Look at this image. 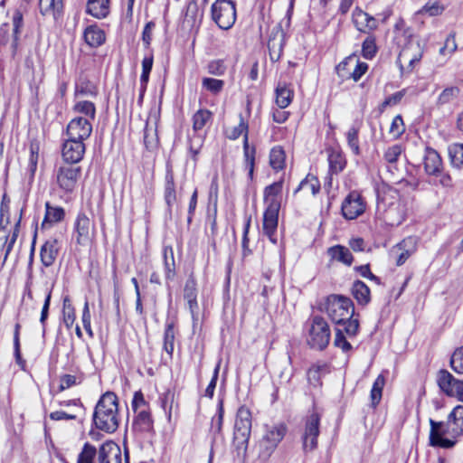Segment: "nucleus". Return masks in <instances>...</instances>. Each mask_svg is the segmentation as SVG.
<instances>
[{
  "label": "nucleus",
  "mask_w": 463,
  "mask_h": 463,
  "mask_svg": "<svg viewBox=\"0 0 463 463\" xmlns=\"http://www.w3.org/2000/svg\"><path fill=\"white\" fill-rule=\"evenodd\" d=\"M326 313L336 327L344 326L349 336H354L359 329V320L354 317V307L353 301L342 295H330L326 298Z\"/></svg>",
  "instance_id": "obj_1"
},
{
  "label": "nucleus",
  "mask_w": 463,
  "mask_h": 463,
  "mask_svg": "<svg viewBox=\"0 0 463 463\" xmlns=\"http://www.w3.org/2000/svg\"><path fill=\"white\" fill-rule=\"evenodd\" d=\"M95 426L108 433L117 430L119 420L118 415V398L113 392H106L99 400L93 413Z\"/></svg>",
  "instance_id": "obj_2"
},
{
  "label": "nucleus",
  "mask_w": 463,
  "mask_h": 463,
  "mask_svg": "<svg viewBox=\"0 0 463 463\" xmlns=\"http://www.w3.org/2000/svg\"><path fill=\"white\" fill-rule=\"evenodd\" d=\"M307 345L316 350L322 351L329 344L331 330L327 321L321 316L316 315L307 321Z\"/></svg>",
  "instance_id": "obj_3"
},
{
  "label": "nucleus",
  "mask_w": 463,
  "mask_h": 463,
  "mask_svg": "<svg viewBox=\"0 0 463 463\" xmlns=\"http://www.w3.org/2000/svg\"><path fill=\"white\" fill-rule=\"evenodd\" d=\"M320 414L315 410L309 412L305 419L301 440L302 449L306 454L317 448V438L320 432Z\"/></svg>",
  "instance_id": "obj_4"
},
{
  "label": "nucleus",
  "mask_w": 463,
  "mask_h": 463,
  "mask_svg": "<svg viewBox=\"0 0 463 463\" xmlns=\"http://www.w3.org/2000/svg\"><path fill=\"white\" fill-rule=\"evenodd\" d=\"M212 17L221 29H230L236 21L235 3L232 0H216L212 5Z\"/></svg>",
  "instance_id": "obj_5"
},
{
  "label": "nucleus",
  "mask_w": 463,
  "mask_h": 463,
  "mask_svg": "<svg viewBox=\"0 0 463 463\" xmlns=\"http://www.w3.org/2000/svg\"><path fill=\"white\" fill-rule=\"evenodd\" d=\"M430 444L433 447H439L444 449L452 448L456 441L444 438L443 436L449 435L451 438H457L459 435L454 433L452 431L453 427L449 420L444 421H435L432 419H430Z\"/></svg>",
  "instance_id": "obj_6"
},
{
  "label": "nucleus",
  "mask_w": 463,
  "mask_h": 463,
  "mask_svg": "<svg viewBox=\"0 0 463 463\" xmlns=\"http://www.w3.org/2000/svg\"><path fill=\"white\" fill-rule=\"evenodd\" d=\"M251 430V413L248 408H239L234 423L233 439L239 449H247Z\"/></svg>",
  "instance_id": "obj_7"
},
{
  "label": "nucleus",
  "mask_w": 463,
  "mask_h": 463,
  "mask_svg": "<svg viewBox=\"0 0 463 463\" xmlns=\"http://www.w3.org/2000/svg\"><path fill=\"white\" fill-rule=\"evenodd\" d=\"M244 133V141H243V149H244V157H245V165L249 169V175L250 178L253 176L254 170V160H255V148L249 146L248 142V125L244 122L242 117L241 116V121L238 126L232 128L230 130H227L226 135L230 139H237L241 135Z\"/></svg>",
  "instance_id": "obj_8"
},
{
  "label": "nucleus",
  "mask_w": 463,
  "mask_h": 463,
  "mask_svg": "<svg viewBox=\"0 0 463 463\" xmlns=\"http://www.w3.org/2000/svg\"><path fill=\"white\" fill-rule=\"evenodd\" d=\"M81 168L72 165L59 167L56 172V182L59 188L66 194H71L77 186Z\"/></svg>",
  "instance_id": "obj_9"
},
{
  "label": "nucleus",
  "mask_w": 463,
  "mask_h": 463,
  "mask_svg": "<svg viewBox=\"0 0 463 463\" xmlns=\"http://www.w3.org/2000/svg\"><path fill=\"white\" fill-rule=\"evenodd\" d=\"M437 383L448 396L463 402V380L455 378L449 371L443 369L438 373Z\"/></svg>",
  "instance_id": "obj_10"
},
{
  "label": "nucleus",
  "mask_w": 463,
  "mask_h": 463,
  "mask_svg": "<svg viewBox=\"0 0 463 463\" xmlns=\"http://www.w3.org/2000/svg\"><path fill=\"white\" fill-rule=\"evenodd\" d=\"M92 133V123L82 116L75 117L67 125L66 135L68 137L84 142Z\"/></svg>",
  "instance_id": "obj_11"
},
{
  "label": "nucleus",
  "mask_w": 463,
  "mask_h": 463,
  "mask_svg": "<svg viewBox=\"0 0 463 463\" xmlns=\"http://www.w3.org/2000/svg\"><path fill=\"white\" fill-rule=\"evenodd\" d=\"M94 224L85 213H79L74 222L75 241L80 246H86L91 241Z\"/></svg>",
  "instance_id": "obj_12"
},
{
  "label": "nucleus",
  "mask_w": 463,
  "mask_h": 463,
  "mask_svg": "<svg viewBox=\"0 0 463 463\" xmlns=\"http://www.w3.org/2000/svg\"><path fill=\"white\" fill-rule=\"evenodd\" d=\"M364 210L365 203L357 192L350 193L342 203V213L347 220L356 219Z\"/></svg>",
  "instance_id": "obj_13"
},
{
  "label": "nucleus",
  "mask_w": 463,
  "mask_h": 463,
  "mask_svg": "<svg viewBox=\"0 0 463 463\" xmlns=\"http://www.w3.org/2000/svg\"><path fill=\"white\" fill-rule=\"evenodd\" d=\"M277 203H272L271 206H267L263 215V232L272 243H277V228L279 221V212Z\"/></svg>",
  "instance_id": "obj_14"
},
{
  "label": "nucleus",
  "mask_w": 463,
  "mask_h": 463,
  "mask_svg": "<svg viewBox=\"0 0 463 463\" xmlns=\"http://www.w3.org/2000/svg\"><path fill=\"white\" fill-rule=\"evenodd\" d=\"M85 150L84 142L67 137L62 146L61 155L66 162L75 164L82 159Z\"/></svg>",
  "instance_id": "obj_15"
},
{
  "label": "nucleus",
  "mask_w": 463,
  "mask_h": 463,
  "mask_svg": "<svg viewBox=\"0 0 463 463\" xmlns=\"http://www.w3.org/2000/svg\"><path fill=\"white\" fill-rule=\"evenodd\" d=\"M402 153V146L393 145L389 146L383 154V158L388 164L387 172L390 174V181L392 183H400L402 177L399 175V169L397 168L396 163Z\"/></svg>",
  "instance_id": "obj_16"
},
{
  "label": "nucleus",
  "mask_w": 463,
  "mask_h": 463,
  "mask_svg": "<svg viewBox=\"0 0 463 463\" xmlns=\"http://www.w3.org/2000/svg\"><path fill=\"white\" fill-rule=\"evenodd\" d=\"M285 33L279 26H276L269 36L268 49L271 61H278L283 52Z\"/></svg>",
  "instance_id": "obj_17"
},
{
  "label": "nucleus",
  "mask_w": 463,
  "mask_h": 463,
  "mask_svg": "<svg viewBox=\"0 0 463 463\" xmlns=\"http://www.w3.org/2000/svg\"><path fill=\"white\" fill-rule=\"evenodd\" d=\"M98 463H121L120 448L113 441L103 443L98 452Z\"/></svg>",
  "instance_id": "obj_18"
},
{
  "label": "nucleus",
  "mask_w": 463,
  "mask_h": 463,
  "mask_svg": "<svg viewBox=\"0 0 463 463\" xmlns=\"http://www.w3.org/2000/svg\"><path fill=\"white\" fill-rule=\"evenodd\" d=\"M132 423V430L139 435L149 434L153 431L154 421L149 411H138Z\"/></svg>",
  "instance_id": "obj_19"
},
{
  "label": "nucleus",
  "mask_w": 463,
  "mask_h": 463,
  "mask_svg": "<svg viewBox=\"0 0 463 463\" xmlns=\"http://www.w3.org/2000/svg\"><path fill=\"white\" fill-rule=\"evenodd\" d=\"M184 298L187 302L193 319H197L199 306L197 302L196 281L192 276L185 281Z\"/></svg>",
  "instance_id": "obj_20"
},
{
  "label": "nucleus",
  "mask_w": 463,
  "mask_h": 463,
  "mask_svg": "<svg viewBox=\"0 0 463 463\" xmlns=\"http://www.w3.org/2000/svg\"><path fill=\"white\" fill-rule=\"evenodd\" d=\"M353 20L356 29L362 33H367L375 30L378 26L376 19L363 10L356 8L353 13Z\"/></svg>",
  "instance_id": "obj_21"
},
{
  "label": "nucleus",
  "mask_w": 463,
  "mask_h": 463,
  "mask_svg": "<svg viewBox=\"0 0 463 463\" xmlns=\"http://www.w3.org/2000/svg\"><path fill=\"white\" fill-rule=\"evenodd\" d=\"M415 250V239L408 237L397 244L392 250L397 256L396 264L402 265Z\"/></svg>",
  "instance_id": "obj_22"
},
{
  "label": "nucleus",
  "mask_w": 463,
  "mask_h": 463,
  "mask_svg": "<svg viewBox=\"0 0 463 463\" xmlns=\"http://www.w3.org/2000/svg\"><path fill=\"white\" fill-rule=\"evenodd\" d=\"M423 165L428 175H438L442 167V161L439 153L430 147H427L423 157Z\"/></svg>",
  "instance_id": "obj_23"
},
{
  "label": "nucleus",
  "mask_w": 463,
  "mask_h": 463,
  "mask_svg": "<svg viewBox=\"0 0 463 463\" xmlns=\"http://www.w3.org/2000/svg\"><path fill=\"white\" fill-rule=\"evenodd\" d=\"M422 56L420 44L418 43H409L405 47L402 48L399 54V62H408L411 69L413 68L415 62L420 61Z\"/></svg>",
  "instance_id": "obj_24"
},
{
  "label": "nucleus",
  "mask_w": 463,
  "mask_h": 463,
  "mask_svg": "<svg viewBox=\"0 0 463 463\" xmlns=\"http://www.w3.org/2000/svg\"><path fill=\"white\" fill-rule=\"evenodd\" d=\"M59 241L55 238L47 240L41 248V261L45 267L52 266L58 255Z\"/></svg>",
  "instance_id": "obj_25"
},
{
  "label": "nucleus",
  "mask_w": 463,
  "mask_h": 463,
  "mask_svg": "<svg viewBox=\"0 0 463 463\" xmlns=\"http://www.w3.org/2000/svg\"><path fill=\"white\" fill-rule=\"evenodd\" d=\"M40 13L43 16H51L57 21L63 10L62 0H39Z\"/></svg>",
  "instance_id": "obj_26"
},
{
  "label": "nucleus",
  "mask_w": 463,
  "mask_h": 463,
  "mask_svg": "<svg viewBox=\"0 0 463 463\" xmlns=\"http://www.w3.org/2000/svg\"><path fill=\"white\" fill-rule=\"evenodd\" d=\"M25 12V7L17 8L14 10L12 17V25H13V42L12 48L14 52L17 50L18 41L20 39L21 33L24 29V13Z\"/></svg>",
  "instance_id": "obj_27"
},
{
  "label": "nucleus",
  "mask_w": 463,
  "mask_h": 463,
  "mask_svg": "<svg viewBox=\"0 0 463 463\" xmlns=\"http://www.w3.org/2000/svg\"><path fill=\"white\" fill-rule=\"evenodd\" d=\"M85 43L90 47L96 48L105 43V33L97 25L88 26L83 33Z\"/></svg>",
  "instance_id": "obj_28"
},
{
  "label": "nucleus",
  "mask_w": 463,
  "mask_h": 463,
  "mask_svg": "<svg viewBox=\"0 0 463 463\" xmlns=\"http://www.w3.org/2000/svg\"><path fill=\"white\" fill-rule=\"evenodd\" d=\"M86 12L95 18H105L109 14V0H88Z\"/></svg>",
  "instance_id": "obj_29"
},
{
  "label": "nucleus",
  "mask_w": 463,
  "mask_h": 463,
  "mask_svg": "<svg viewBox=\"0 0 463 463\" xmlns=\"http://www.w3.org/2000/svg\"><path fill=\"white\" fill-rule=\"evenodd\" d=\"M23 212H24L23 208H21L17 213V219L15 220L13 234L11 235V237H9V232L7 230H6V237H4V233L0 234V240H5V243H4V249L5 251V260L7 259L8 255L12 251L13 247H14V245L16 241V239L18 237L21 220H22V216H23Z\"/></svg>",
  "instance_id": "obj_30"
},
{
  "label": "nucleus",
  "mask_w": 463,
  "mask_h": 463,
  "mask_svg": "<svg viewBox=\"0 0 463 463\" xmlns=\"http://www.w3.org/2000/svg\"><path fill=\"white\" fill-rule=\"evenodd\" d=\"M293 90L289 84L286 82H279L276 88V103L279 109H285L292 101Z\"/></svg>",
  "instance_id": "obj_31"
},
{
  "label": "nucleus",
  "mask_w": 463,
  "mask_h": 463,
  "mask_svg": "<svg viewBox=\"0 0 463 463\" xmlns=\"http://www.w3.org/2000/svg\"><path fill=\"white\" fill-rule=\"evenodd\" d=\"M165 201L167 205L168 211L171 212L173 205L176 202L175 185L174 180L173 171L168 168L165 174Z\"/></svg>",
  "instance_id": "obj_32"
},
{
  "label": "nucleus",
  "mask_w": 463,
  "mask_h": 463,
  "mask_svg": "<svg viewBox=\"0 0 463 463\" xmlns=\"http://www.w3.org/2000/svg\"><path fill=\"white\" fill-rule=\"evenodd\" d=\"M327 254L333 260H336L350 266L353 262V256L348 248L342 245H335L327 250Z\"/></svg>",
  "instance_id": "obj_33"
},
{
  "label": "nucleus",
  "mask_w": 463,
  "mask_h": 463,
  "mask_svg": "<svg viewBox=\"0 0 463 463\" xmlns=\"http://www.w3.org/2000/svg\"><path fill=\"white\" fill-rule=\"evenodd\" d=\"M352 294L359 305L366 306L371 300L370 288L361 280L353 283Z\"/></svg>",
  "instance_id": "obj_34"
},
{
  "label": "nucleus",
  "mask_w": 463,
  "mask_h": 463,
  "mask_svg": "<svg viewBox=\"0 0 463 463\" xmlns=\"http://www.w3.org/2000/svg\"><path fill=\"white\" fill-rule=\"evenodd\" d=\"M287 432V427L284 424H279L271 427L266 433L264 439L269 444V449H275L283 439Z\"/></svg>",
  "instance_id": "obj_35"
},
{
  "label": "nucleus",
  "mask_w": 463,
  "mask_h": 463,
  "mask_svg": "<svg viewBox=\"0 0 463 463\" xmlns=\"http://www.w3.org/2000/svg\"><path fill=\"white\" fill-rule=\"evenodd\" d=\"M283 186V181L279 180L269 185L264 190V201L267 206H271L272 203H277V208H280V201L278 195L281 193Z\"/></svg>",
  "instance_id": "obj_36"
},
{
  "label": "nucleus",
  "mask_w": 463,
  "mask_h": 463,
  "mask_svg": "<svg viewBox=\"0 0 463 463\" xmlns=\"http://www.w3.org/2000/svg\"><path fill=\"white\" fill-rule=\"evenodd\" d=\"M45 216L43 222V226L49 224H53L59 222L63 220L65 216V212L62 207L60 206H52L50 203H45Z\"/></svg>",
  "instance_id": "obj_37"
},
{
  "label": "nucleus",
  "mask_w": 463,
  "mask_h": 463,
  "mask_svg": "<svg viewBox=\"0 0 463 463\" xmlns=\"http://www.w3.org/2000/svg\"><path fill=\"white\" fill-rule=\"evenodd\" d=\"M448 420L451 423L452 431L458 435L463 434V406L458 405L449 413Z\"/></svg>",
  "instance_id": "obj_38"
},
{
  "label": "nucleus",
  "mask_w": 463,
  "mask_h": 463,
  "mask_svg": "<svg viewBox=\"0 0 463 463\" xmlns=\"http://www.w3.org/2000/svg\"><path fill=\"white\" fill-rule=\"evenodd\" d=\"M448 152L452 166L463 169V144L454 143L449 145Z\"/></svg>",
  "instance_id": "obj_39"
},
{
  "label": "nucleus",
  "mask_w": 463,
  "mask_h": 463,
  "mask_svg": "<svg viewBox=\"0 0 463 463\" xmlns=\"http://www.w3.org/2000/svg\"><path fill=\"white\" fill-rule=\"evenodd\" d=\"M384 385L385 378L383 374H379L375 379L370 392L372 407L375 408L380 403Z\"/></svg>",
  "instance_id": "obj_40"
},
{
  "label": "nucleus",
  "mask_w": 463,
  "mask_h": 463,
  "mask_svg": "<svg viewBox=\"0 0 463 463\" xmlns=\"http://www.w3.org/2000/svg\"><path fill=\"white\" fill-rule=\"evenodd\" d=\"M329 171L331 174L337 175L345 165L344 156L335 150H331L328 154Z\"/></svg>",
  "instance_id": "obj_41"
},
{
  "label": "nucleus",
  "mask_w": 463,
  "mask_h": 463,
  "mask_svg": "<svg viewBox=\"0 0 463 463\" xmlns=\"http://www.w3.org/2000/svg\"><path fill=\"white\" fill-rule=\"evenodd\" d=\"M98 452L99 450L93 445L85 443L78 456L77 463H97Z\"/></svg>",
  "instance_id": "obj_42"
},
{
  "label": "nucleus",
  "mask_w": 463,
  "mask_h": 463,
  "mask_svg": "<svg viewBox=\"0 0 463 463\" xmlns=\"http://www.w3.org/2000/svg\"><path fill=\"white\" fill-rule=\"evenodd\" d=\"M73 110L76 113L84 115L83 118H89L90 122L95 119L96 108L94 103L90 101L83 100L75 103Z\"/></svg>",
  "instance_id": "obj_43"
},
{
  "label": "nucleus",
  "mask_w": 463,
  "mask_h": 463,
  "mask_svg": "<svg viewBox=\"0 0 463 463\" xmlns=\"http://www.w3.org/2000/svg\"><path fill=\"white\" fill-rule=\"evenodd\" d=\"M285 152L281 146H275L269 154V165L274 170H281L285 166Z\"/></svg>",
  "instance_id": "obj_44"
},
{
  "label": "nucleus",
  "mask_w": 463,
  "mask_h": 463,
  "mask_svg": "<svg viewBox=\"0 0 463 463\" xmlns=\"http://www.w3.org/2000/svg\"><path fill=\"white\" fill-rule=\"evenodd\" d=\"M213 113L206 109H199L193 116V128L194 131L203 129L206 124L212 119Z\"/></svg>",
  "instance_id": "obj_45"
},
{
  "label": "nucleus",
  "mask_w": 463,
  "mask_h": 463,
  "mask_svg": "<svg viewBox=\"0 0 463 463\" xmlns=\"http://www.w3.org/2000/svg\"><path fill=\"white\" fill-rule=\"evenodd\" d=\"M300 190H307L310 192L312 195H316L320 190V183L314 175H307L304 180L300 182L298 186L294 191L297 194Z\"/></svg>",
  "instance_id": "obj_46"
},
{
  "label": "nucleus",
  "mask_w": 463,
  "mask_h": 463,
  "mask_svg": "<svg viewBox=\"0 0 463 463\" xmlns=\"http://www.w3.org/2000/svg\"><path fill=\"white\" fill-rule=\"evenodd\" d=\"M202 87L212 94L218 95L224 88V81L222 80L204 77L202 79Z\"/></svg>",
  "instance_id": "obj_47"
},
{
  "label": "nucleus",
  "mask_w": 463,
  "mask_h": 463,
  "mask_svg": "<svg viewBox=\"0 0 463 463\" xmlns=\"http://www.w3.org/2000/svg\"><path fill=\"white\" fill-rule=\"evenodd\" d=\"M154 58L152 54L146 56L142 61V73L140 76V83L142 84V90H146V85L149 80V74L153 67Z\"/></svg>",
  "instance_id": "obj_48"
},
{
  "label": "nucleus",
  "mask_w": 463,
  "mask_h": 463,
  "mask_svg": "<svg viewBox=\"0 0 463 463\" xmlns=\"http://www.w3.org/2000/svg\"><path fill=\"white\" fill-rule=\"evenodd\" d=\"M174 342H175L174 324L168 323L165 326V333H164V349L170 356H172L173 352H174Z\"/></svg>",
  "instance_id": "obj_49"
},
{
  "label": "nucleus",
  "mask_w": 463,
  "mask_h": 463,
  "mask_svg": "<svg viewBox=\"0 0 463 463\" xmlns=\"http://www.w3.org/2000/svg\"><path fill=\"white\" fill-rule=\"evenodd\" d=\"M62 313L66 326L71 327L75 321V310L69 297H65L63 299Z\"/></svg>",
  "instance_id": "obj_50"
},
{
  "label": "nucleus",
  "mask_w": 463,
  "mask_h": 463,
  "mask_svg": "<svg viewBox=\"0 0 463 463\" xmlns=\"http://www.w3.org/2000/svg\"><path fill=\"white\" fill-rule=\"evenodd\" d=\"M377 52V46L375 43V38L373 36H368L363 43L362 45V55L367 60L373 59Z\"/></svg>",
  "instance_id": "obj_51"
},
{
  "label": "nucleus",
  "mask_w": 463,
  "mask_h": 463,
  "mask_svg": "<svg viewBox=\"0 0 463 463\" xmlns=\"http://www.w3.org/2000/svg\"><path fill=\"white\" fill-rule=\"evenodd\" d=\"M358 133L359 128L355 126L351 127L346 133L348 146H350L354 155L360 154Z\"/></svg>",
  "instance_id": "obj_52"
},
{
  "label": "nucleus",
  "mask_w": 463,
  "mask_h": 463,
  "mask_svg": "<svg viewBox=\"0 0 463 463\" xmlns=\"http://www.w3.org/2000/svg\"><path fill=\"white\" fill-rule=\"evenodd\" d=\"M354 61L355 56H349L341 61L336 67L338 76L342 79H349V72H352V65Z\"/></svg>",
  "instance_id": "obj_53"
},
{
  "label": "nucleus",
  "mask_w": 463,
  "mask_h": 463,
  "mask_svg": "<svg viewBox=\"0 0 463 463\" xmlns=\"http://www.w3.org/2000/svg\"><path fill=\"white\" fill-rule=\"evenodd\" d=\"M450 366L455 373L463 374V345L452 354Z\"/></svg>",
  "instance_id": "obj_54"
},
{
  "label": "nucleus",
  "mask_w": 463,
  "mask_h": 463,
  "mask_svg": "<svg viewBox=\"0 0 463 463\" xmlns=\"http://www.w3.org/2000/svg\"><path fill=\"white\" fill-rule=\"evenodd\" d=\"M459 94L458 87L446 88L439 96L438 104L444 105L453 101Z\"/></svg>",
  "instance_id": "obj_55"
},
{
  "label": "nucleus",
  "mask_w": 463,
  "mask_h": 463,
  "mask_svg": "<svg viewBox=\"0 0 463 463\" xmlns=\"http://www.w3.org/2000/svg\"><path fill=\"white\" fill-rule=\"evenodd\" d=\"M345 334H346L344 330V326L335 327V345L336 347L341 348L344 352H347L351 350L352 345L348 341H346Z\"/></svg>",
  "instance_id": "obj_56"
},
{
  "label": "nucleus",
  "mask_w": 463,
  "mask_h": 463,
  "mask_svg": "<svg viewBox=\"0 0 463 463\" xmlns=\"http://www.w3.org/2000/svg\"><path fill=\"white\" fill-rule=\"evenodd\" d=\"M226 65L223 60H213L207 64V71L214 76H222L226 71Z\"/></svg>",
  "instance_id": "obj_57"
},
{
  "label": "nucleus",
  "mask_w": 463,
  "mask_h": 463,
  "mask_svg": "<svg viewBox=\"0 0 463 463\" xmlns=\"http://www.w3.org/2000/svg\"><path fill=\"white\" fill-rule=\"evenodd\" d=\"M11 223L10 206L0 207V234L6 237V229Z\"/></svg>",
  "instance_id": "obj_58"
},
{
  "label": "nucleus",
  "mask_w": 463,
  "mask_h": 463,
  "mask_svg": "<svg viewBox=\"0 0 463 463\" xmlns=\"http://www.w3.org/2000/svg\"><path fill=\"white\" fill-rule=\"evenodd\" d=\"M352 67L353 70L352 72H349V78H352L354 81H358L368 70L367 63L360 62L356 58Z\"/></svg>",
  "instance_id": "obj_59"
},
{
  "label": "nucleus",
  "mask_w": 463,
  "mask_h": 463,
  "mask_svg": "<svg viewBox=\"0 0 463 463\" xmlns=\"http://www.w3.org/2000/svg\"><path fill=\"white\" fill-rule=\"evenodd\" d=\"M223 415H224V409L222 401H220L218 404L217 409V415L216 417L213 418L212 420V429L214 431V433L220 434L222 431V421H223Z\"/></svg>",
  "instance_id": "obj_60"
},
{
  "label": "nucleus",
  "mask_w": 463,
  "mask_h": 463,
  "mask_svg": "<svg viewBox=\"0 0 463 463\" xmlns=\"http://www.w3.org/2000/svg\"><path fill=\"white\" fill-rule=\"evenodd\" d=\"M132 408L135 412H138V411H149V407L140 391L134 393Z\"/></svg>",
  "instance_id": "obj_61"
},
{
  "label": "nucleus",
  "mask_w": 463,
  "mask_h": 463,
  "mask_svg": "<svg viewBox=\"0 0 463 463\" xmlns=\"http://www.w3.org/2000/svg\"><path fill=\"white\" fill-rule=\"evenodd\" d=\"M404 131V125L402 118L398 115L394 117L392 119L391 128H390V133L392 134L393 137H399Z\"/></svg>",
  "instance_id": "obj_62"
},
{
  "label": "nucleus",
  "mask_w": 463,
  "mask_h": 463,
  "mask_svg": "<svg viewBox=\"0 0 463 463\" xmlns=\"http://www.w3.org/2000/svg\"><path fill=\"white\" fill-rule=\"evenodd\" d=\"M444 8L438 3H427L420 11V14H429L430 16H436L443 12Z\"/></svg>",
  "instance_id": "obj_63"
},
{
  "label": "nucleus",
  "mask_w": 463,
  "mask_h": 463,
  "mask_svg": "<svg viewBox=\"0 0 463 463\" xmlns=\"http://www.w3.org/2000/svg\"><path fill=\"white\" fill-rule=\"evenodd\" d=\"M78 383L77 377L72 374H63L60 377L59 391L62 392L71 388Z\"/></svg>",
  "instance_id": "obj_64"
}]
</instances>
